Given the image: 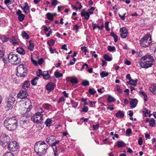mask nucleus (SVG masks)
I'll return each mask as SVG.
<instances>
[{"label":"nucleus","instance_id":"obj_58","mask_svg":"<svg viewBox=\"0 0 156 156\" xmlns=\"http://www.w3.org/2000/svg\"><path fill=\"white\" fill-rule=\"evenodd\" d=\"M71 102L73 106L74 107H76L78 105V103L75 102L74 101L71 100Z\"/></svg>","mask_w":156,"mask_h":156},{"label":"nucleus","instance_id":"obj_59","mask_svg":"<svg viewBox=\"0 0 156 156\" xmlns=\"http://www.w3.org/2000/svg\"><path fill=\"white\" fill-rule=\"evenodd\" d=\"M65 100V99L63 97L60 98L58 100V103H59L61 102H64Z\"/></svg>","mask_w":156,"mask_h":156},{"label":"nucleus","instance_id":"obj_54","mask_svg":"<svg viewBox=\"0 0 156 156\" xmlns=\"http://www.w3.org/2000/svg\"><path fill=\"white\" fill-rule=\"evenodd\" d=\"M95 9V8L94 7H91L90 9H89L88 10V12L90 14H93V11Z\"/></svg>","mask_w":156,"mask_h":156},{"label":"nucleus","instance_id":"obj_4","mask_svg":"<svg viewBox=\"0 0 156 156\" xmlns=\"http://www.w3.org/2000/svg\"><path fill=\"white\" fill-rule=\"evenodd\" d=\"M25 105L27 107H22L19 109V111L20 113L22 115H24L26 117H29L31 115V113L30 111L32 108L30 101L28 100L25 102Z\"/></svg>","mask_w":156,"mask_h":156},{"label":"nucleus","instance_id":"obj_20","mask_svg":"<svg viewBox=\"0 0 156 156\" xmlns=\"http://www.w3.org/2000/svg\"><path fill=\"white\" fill-rule=\"evenodd\" d=\"M42 76H43L44 79L46 80H49L50 77V76L48 71H43L42 73Z\"/></svg>","mask_w":156,"mask_h":156},{"label":"nucleus","instance_id":"obj_41","mask_svg":"<svg viewBox=\"0 0 156 156\" xmlns=\"http://www.w3.org/2000/svg\"><path fill=\"white\" fill-rule=\"evenodd\" d=\"M47 43L49 46L51 47L54 44L55 41L53 39H51L50 40H48V41Z\"/></svg>","mask_w":156,"mask_h":156},{"label":"nucleus","instance_id":"obj_18","mask_svg":"<svg viewBox=\"0 0 156 156\" xmlns=\"http://www.w3.org/2000/svg\"><path fill=\"white\" fill-rule=\"evenodd\" d=\"M138 100L136 99H132L130 101V107L132 108H135L137 103Z\"/></svg>","mask_w":156,"mask_h":156},{"label":"nucleus","instance_id":"obj_26","mask_svg":"<svg viewBox=\"0 0 156 156\" xmlns=\"http://www.w3.org/2000/svg\"><path fill=\"white\" fill-rule=\"evenodd\" d=\"M30 85V81H26L23 83L22 88L24 89H26L27 88H28L29 87Z\"/></svg>","mask_w":156,"mask_h":156},{"label":"nucleus","instance_id":"obj_8","mask_svg":"<svg viewBox=\"0 0 156 156\" xmlns=\"http://www.w3.org/2000/svg\"><path fill=\"white\" fill-rule=\"evenodd\" d=\"M10 141L9 137L3 134L0 136V144L3 147H5Z\"/></svg>","mask_w":156,"mask_h":156},{"label":"nucleus","instance_id":"obj_60","mask_svg":"<svg viewBox=\"0 0 156 156\" xmlns=\"http://www.w3.org/2000/svg\"><path fill=\"white\" fill-rule=\"evenodd\" d=\"M99 126V124H97L96 125H93L92 126V127L94 130H97Z\"/></svg>","mask_w":156,"mask_h":156},{"label":"nucleus","instance_id":"obj_9","mask_svg":"<svg viewBox=\"0 0 156 156\" xmlns=\"http://www.w3.org/2000/svg\"><path fill=\"white\" fill-rule=\"evenodd\" d=\"M43 115L40 112H37L36 114L33 115L31 117V120H33L35 123H40L43 120L42 118Z\"/></svg>","mask_w":156,"mask_h":156},{"label":"nucleus","instance_id":"obj_52","mask_svg":"<svg viewBox=\"0 0 156 156\" xmlns=\"http://www.w3.org/2000/svg\"><path fill=\"white\" fill-rule=\"evenodd\" d=\"M115 99L112 96H109L108 98V101L109 102H112L115 101Z\"/></svg>","mask_w":156,"mask_h":156},{"label":"nucleus","instance_id":"obj_22","mask_svg":"<svg viewBox=\"0 0 156 156\" xmlns=\"http://www.w3.org/2000/svg\"><path fill=\"white\" fill-rule=\"evenodd\" d=\"M150 91L154 94H156V84H153L150 87Z\"/></svg>","mask_w":156,"mask_h":156},{"label":"nucleus","instance_id":"obj_48","mask_svg":"<svg viewBox=\"0 0 156 156\" xmlns=\"http://www.w3.org/2000/svg\"><path fill=\"white\" fill-rule=\"evenodd\" d=\"M82 84L84 86H87L89 85V83L88 81L84 80L82 82Z\"/></svg>","mask_w":156,"mask_h":156},{"label":"nucleus","instance_id":"obj_39","mask_svg":"<svg viewBox=\"0 0 156 156\" xmlns=\"http://www.w3.org/2000/svg\"><path fill=\"white\" fill-rule=\"evenodd\" d=\"M111 36L113 37L114 39V41L115 42L118 41V37L114 32H112L111 33Z\"/></svg>","mask_w":156,"mask_h":156},{"label":"nucleus","instance_id":"obj_6","mask_svg":"<svg viewBox=\"0 0 156 156\" xmlns=\"http://www.w3.org/2000/svg\"><path fill=\"white\" fill-rule=\"evenodd\" d=\"M55 137V136H51L48 137L47 139V142L48 144H51L53 151L54 154L56 155L57 152V150L56 144L59 143L60 141L58 140H56Z\"/></svg>","mask_w":156,"mask_h":156},{"label":"nucleus","instance_id":"obj_50","mask_svg":"<svg viewBox=\"0 0 156 156\" xmlns=\"http://www.w3.org/2000/svg\"><path fill=\"white\" fill-rule=\"evenodd\" d=\"M109 23V22L108 21H107L105 23V27L106 29V30L107 31H109L110 30L109 28H108Z\"/></svg>","mask_w":156,"mask_h":156},{"label":"nucleus","instance_id":"obj_14","mask_svg":"<svg viewBox=\"0 0 156 156\" xmlns=\"http://www.w3.org/2000/svg\"><path fill=\"white\" fill-rule=\"evenodd\" d=\"M120 36L122 38H125L127 36L128 31L125 28H121L120 30Z\"/></svg>","mask_w":156,"mask_h":156},{"label":"nucleus","instance_id":"obj_15","mask_svg":"<svg viewBox=\"0 0 156 156\" xmlns=\"http://www.w3.org/2000/svg\"><path fill=\"white\" fill-rule=\"evenodd\" d=\"M25 6L24 7H23L21 6V8L22 9L24 12L26 14H27L30 12V9L28 3L27 2H25Z\"/></svg>","mask_w":156,"mask_h":156},{"label":"nucleus","instance_id":"obj_62","mask_svg":"<svg viewBox=\"0 0 156 156\" xmlns=\"http://www.w3.org/2000/svg\"><path fill=\"white\" fill-rule=\"evenodd\" d=\"M92 24L93 30H95L97 28L99 29V26L97 24L93 23Z\"/></svg>","mask_w":156,"mask_h":156},{"label":"nucleus","instance_id":"obj_23","mask_svg":"<svg viewBox=\"0 0 156 156\" xmlns=\"http://www.w3.org/2000/svg\"><path fill=\"white\" fill-rule=\"evenodd\" d=\"M16 50L21 55H24L25 54V51L22 47H19L17 48Z\"/></svg>","mask_w":156,"mask_h":156},{"label":"nucleus","instance_id":"obj_64","mask_svg":"<svg viewBox=\"0 0 156 156\" xmlns=\"http://www.w3.org/2000/svg\"><path fill=\"white\" fill-rule=\"evenodd\" d=\"M57 0H53L51 2V4L52 5L55 6L57 4Z\"/></svg>","mask_w":156,"mask_h":156},{"label":"nucleus","instance_id":"obj_33","mask_svg":"<svg viewBox=\"0 0 156 156\" xmlns=\"http://www.w3.org/2000/svg\"><path fill=\"white\" fill-rule=\"evenodd\" d=\"M70 81L71 83L73 84H76L78 82L77 79L75 77L72 78Z\"/></svg>","mask_w":156,"mask_h":156},{"label":"nucleus","instance_id":"obj_34","mask_svg":"<svg viewBox=\"0 0 156 156\" xmlns=\"http://www.w3.org/2000/svg\"><path fill=\"white\" fill-rule=\"evenodd\" d=\"M143 112L145 115V116H147L150 113V111L146 108H145L143 109Z\"/></svg>","mask_w":156,"mask_h":156},{"label":"nucleus","instance_id":"obj_29","mask_svg":"<svg viewBox=\"0 0 156 156\" xmlns=\"http://www.w3.org/2000/svg\"><path fill=\"white\" fill-rule=\"evenodd\" d=\"M117 143V146L119 147H122L125 145V144L122 141H118Z\"/></svg>","mask_w":156,"mask_h":156},{"label":"nucleus","instance_id":"obj_51","mask_svg":"<svg viewBox=\"0 0 156 156\" xmlns=\"http://www.w3.org/2000/svg\"><path fill=\"white\" fill-rule=\"evenodd\" d=\"M77 8L78 9H80L82 8V6L81 5L80 3L78 2H76V5Z\"/></svg>","mask_w":156,"mask_h":156},{"label":"nucleus","instance_id":"obj_2","mask_svg":"<svg viewBox=\"0 0 156 156\" xmlns=\"http://www.w3.org/2000/svg\"><path fill=\"white\" fill-rule=\"evenodd\" d=\"M48 145L44 141L38 142L35 145L34 150L37 155H44L46 153Z\"/></svg>","mask_w":156,"mask_h":156},{"label":"nucleus","instance_id":"obj_56","mask_svg":"<svg viewBox=\"0 0 156 156\" xmlns=\"http://www.w3.org/2000/svg\"><path fill=\"white\" fill-rule=\"evenodd\" d=\"M116 90L118 91V92L119 94L122 93V89H121L119 86L118 85H116Z\"/></svg>","mask_w":156,"mask_h":156},{"label":"nucleus","instance_id":"obj_43","mask_svg":"<svg viewBox=\"0 0 156 156\" xmlns=\"http://www.w3.org/2000/svg\"><path fill=\"white\" fill-rule=\"evenodd\" d=\"M0 39L3 42H4L7 41L9 40V38L8 37H6L5 36H2L0 37Z\"/></svg>","mask_w":156,"mask_h":156},{"label":"nucleus","instance_id":"obj_13","mask_svg":"<svg viewBox=\"0 0 156 156\" xmlns=\"http://www.w3.org/2000/svg\"><path fill=\"white\" fill-rule=\"evenodd\" d=\"M16 14L18 16L19 20L21 22L23 21L24 19L25 16L24 14L22 13V11L18 9L16 12Z\"/></svg>","mask_w":156,"mask_h":156},{"label":"nucleus","instance_id":"obj_17","mask_svg":"<svg viewBox=\"0 0 156 156\" xmlns=\"http://www.w3.org/2000/svg\"><path fill=\"white\" fill-rule=\"evenodd\" d=\"M25 67L23 65H20L17 67V73H23L25 72Z\"/></svg>","mask_w":156,"mask_h":156},{"label":"nucleus","instance_id":"obj_38","mask_svg":"<svg viewBox=\"0 0 156 156\" xmlns=\"http://www.w3.org/2000/svg\"><path fill=\"white\" fill-rule=\"evenodd\" d=\"M54 75L55 77L57 78H58L63 76V74L58 72H55L54 73Z\"/></svg>","mask_w":156,"mask_h":156},{"label":"nucleus","instance_id":"obj_3","mask_svg":"<svg viewBox=\"0 0 156 156\" xmlns=\"http://www.w3.org/2000/svg\"><path fill=\"white\" fill-rule=\"evenodd\" d=\"M17 121L15 117L7 118L4 122L5 126L10 131H13L17 128Z\"/></svg>","mask_w":156,"mask_h":156},{"label":"nucleus","instance_id":"obj_25","mask_svg":"<svg viewBox=\"0 0 156 156\" xmlns=\"http://www.w3.org/2000/svg\"><path fill=\"white\" fill-rule=\"evenodd\" d=\"M28 48L30 51H32L33 50L34 45V44L32 42V41L30 40L29 42V44L27 46Z\"/></svg>","mask_w":156,"mask_h":156},{"label":"nucleus","instance_id":"obj_61","mask_svg":"<svg viewBox=\"0 0 156 156\" xmlns=\"http://www.w3.org/2000/svg\"><path fill=\"white\" fill-rule=\"evenodd\" d=\"M131 132L132 130L131 129H130V128H128L126 130V133L127 135H129L131 133Z\"/></svg>","mask_w":156,"mask_h":156},{"label":"nucleus","instance_id":"obj_45","mask_svg":"<svg viewBox=\"0 0 156 156\" xmlns=\"http://www.w3.org/2000/svg\"><path fill=\"white\" fill-rule=\"evenodd\" d=\"M115 49V47L114 46H108V50L110 51H112Z\"/></svg>","mask_w":156,"mask_h":156},{"label":"nucleus","instance_id":"obj_44","mask_svg":"<svg viewBox=\"0 0 156 156\" xmlns=\"http://www.w3.org/2000/svg\"><path fill=\"white\" fill-rule=\"evenodd\" d=\"M89 93L91 95L94 94L96 92V91L94 88H90L88 90Z\"/></svg>","mask_w":156,"mask_h":156},{"label":"nucleus","instance_id":"obj_16","mask_svg":"<svg viewBox=\"0 0 156 156\" xmlns=\"http://www.w3.org/2000/svg\"><path fill=\"white\" fill-rule=\"evenodd\" d=\"M89 14L88 12L85 11V9H83L81 12V16H84V18L87 20H88L90 17Z\"/></svg>","mask_w":156,"mask_h":156},{"label":"nucleus","instance_id":"obj_24","mask_svg":"<svg viewBox=\"0 0 156 156\" xmlns=\"http://www.w3.org/2000/svg\"><path fill=\"white\" fill-rule=\"evenodd\" d=\"M138 80L137 79L135 80H131L129 81H127V83L133 86H136L137 84Z\"/></svg>","mask_w":156,"mask_h":156},{"label":"nucleus","instance_id":"obj_35","mask_svg":"<svg viewBox=\"0 0 156 156\" xmlns=\"http://www.w3.org/2000/svg\"><path fill=\"white\" fill-rule=\"evenodd\" d=\"M21 35L23 38L26 39L29 38V35L24 31H22Z\"/></svg>","mask_w":156,"mask_h":156},{"label":"nucleus","instance_id":"obj_53","mask_svg":"<svg viewBox=\"0 0 156 156\" xmlns=\"http://www.w3.org/2000/svg\"><path fill=\"white\" fill-rule=\"evenodd\" d=\"M0 57L1 58H0V61L2 60V61H3L5 63L7 64V60L6 58H4L3 57V56Z\"/></svg>","mask_w":156,"mask_h":156},{"label":"nucleus","instance_id":"obj_36","mask_svg":"<svg viewBox=\"0 0 156 156\" xmlns=\"http://www.w3.org/2000/svg\"><path fill=\"white\" fill-rule=\"evenodd\" d=\"M104 58L105 60L108 61H110L112 60V58L110 57L108 55L106 54L104 55Z\"/></svg>","mask_w":156,"mask_h":156},{"label":"nucleus","instance_id":"obj_5","mask_svg":"<svg viewBox=\"0 0 156 156\" xmlns=\"http://www.w3.org/2000/svg\"><path fill=\"white\" fill-rule=\"evenodd\" d=\"M9 62L14 65H17L20 63V58L18 55L13 52L10 53L8 56Z\"/></svg>","mask_w":156,"mask_h":156},{"label":"nucleus","instance_id":"obj_11","mask_svg":"<svg viewBox=\"0 0 156 156\" xmlns=\"http://www.w3.org/2000/svg\"><path fill=\"white\" fill-rule=\"evenodd\" d=\"M8 145V149L12 151H16L18 149V146L16 141L11 142Z\"/></svg>","mask_w":156,"mask_h":156},{"label":"nucleus","instance_id":"obj_49","mask_svg":"<svg viewBox=\"0 0 156 156\" xmlns=\"http://www.w3.org/2000/svg\"><path fill=\"white\" fill-rule=\"evenodd\" d=\"M57 151H59L60 152H62L64 151V148L62 146L59 145L58 147H57Z\"/></svg>","mask_w":156,"mask_h":156},{"label":"nucleus","instance_id":"obj_37","mask_svg":"<svg viewBox=\"0 0 156 156\" xmlns=\"http://www.w3.org/2000/svg\"><path fill=\"white\" fill-rule=\"evenodd\" d=\"M155 120L153 118L150 119L149 121V125L153 127L155 124Z\"/></svg>","mask_w":156,"mask_h":156},{"label":"nucleus","instance_id":"obj_21","mask_svg":"<svg viewBox=\"0 0 156 156\" xmlns=\"http://www.w3.org/2000/svg\"><path fill=\"white\" fill-rule=\"evenodd\" d=\"M46 89L48 90H51L54 89V84L53 83L51 82L48 83L46 86Z\"/></svg>","mask_w":156,"mask_h":156},{"label":"nucleus","instance_id":"obj_63","mask_svg":"<svg viewBox=\"0 0 156 156\" xmlns=\"http://www.w3.org/2000/svg\"><path fill=\"white\" fill-rule=\"evenodd\" d=\"M88 109L87 107L84 106L82 108V111L83 112H86L88 111Z\"/></svg>","mask_w":156,"mask_h":156},{"label":"nucleus","instance_id":"obj_19","mask_svg":"<svg viewBox=\"0 0 156 156\" xmlns=\"http://www.w3.org/2000/svg\"><path fill=\"white\" fill-rule=\"evenodd\" d=\"M9 40L11 43L14 46H15L18 44L17 38L15 37H11Z\"/></svg>","mask_w":156,"mask_h":156},{"label":"nucleus","instance_id":"obj_27","mask_svg":"<svg viewBox=\"0 0 156 156\" xmlns=\"http://www.w3.org/2000/svg\"><path fill=\"white\" fill-rule=\"evenodd\" d=\"M115 116L117 117L122 118L124 116V113L121 111H119L115 114Z\"/></svg>","mask_w":156,"mask_h":156},{"label":"nucleus","instance_id":"obj_55","mask_svg":"<svg viewBox=\"0 0 156 156\" xmlns=\"http://www.w3.org/2000/svg\"><path fill=\"white\" fill-rule=\"evenodd\" d=\"M3 156H15L12 153L8 152L5 153Z\"/></svg>","mask_w":156,"mask_h":156},{"label":"nucleus","instance_id":"obj_46","mask_svg":"<svg viewBox=\"0 0 156 156\" xmlns=\"http://www.w3.org/2000/svg\"><path fill=\"white\" fill-rule=\"evenodd\" d=\"M42 73L41 69H39L36 71V73L38 76L40 77L42 75Z\"/></svg>","mask_w":156,"mask_h":156},{"label":"nucleus","instance_id":"obj_7","mask_svg":"<svg viewBox=\"0 0 156 156\" xmlns=\"http://www.w3.org/2000/svg\"><path fill=\"white\" fill-rule=\"evenodd\" d=\"M140 45L142 47H147L149 46L151 43V38L150 34L144 36L140 41Z\"/></svg>","mask_w":156,"mask_h":156},{"label":"nucleus","instance_id":"obj_28","mask_svg":"<svg viewBox=\"0 0 156 156\" xmlns=\"http://www.w3.org/2000/svg\"><path fill=\"white\" fill-rule=\"evenodd\" d=\"M108 74V73L105 71H102L100 73V75L102 78H104L107 76Z\"/></svg>","mask_w":156,"mask_h":156},{"label":"nucleus","instance_id":"obj_32","mask_svg":"<svg viewBox=\"0 0 156 156\" xmlns=\"http://www.w3.org/2000/svg\"><path fill=\"white\" fill-rule=\"evenodd\" d=\"M39 78L38 77H36L34 79H32L31 81V83L33 85H35L37 83V81Z\"/></svg>","mask_w":156,"mask_h":156},{"label":"nucleus","instance_id":"obj_10","mask_svg":"<svg viewBox=\"0 0 156 156\" xmlns=\"http://www.w3.org/2000/svg\"><path fill=\"white\" fill-rule=\"evenodd\" d=\"M15 95L9 96L7 101V106L10 109L12 107V105L16 101Z\"/></svg>","mask_w":156,"mask_h":156},{"label":"nucleus","instance_id":"obj_12","mask_svg":"<svg viewBox=\"0 0 156 156\" xmlns=\"http://www.w3.org/2000/svg\"><path fill=\"white\" fill-rule=\"evenodd\" d=\"M28 94L26 90H21L18 94L17 96L20 99H23L27 98Z\"/></svg>","mask_w":156,"mask_h":156},{"label":"nucleus","instance_id":"obj_47","mask_svg":"<svg viewBox=\"0 0 156 156\" xmlns=\"http://www.w3.org/2000/svg\"><path fill=\"white\" fill-rule=\"evenodd\" d=\"M4 52L3 51V49L2 46L0 45V57H2L4 55Z\"/></svg>","mask_w":156,"mask_h":156},{"label":"nucleus","instance_id":"obj_31","mask_svg":"<svg viewBox=\"0 0 156 156\" xmlns=\"http://www.w3.org/2000/svg\"><path fill=\"white\" fill-rule=\"evenodd\" d=\"M52 123V120L51 119H47L45 122V124L47 126H49Z\"/></svg>","mask_w":156,"mask_h":156},{"label":"nucleus","instance_id":"obj_40","mask_svg":"<svg viewBox=\"0 0 156 156\" xmlns=\"http://www.w3.org/2000/svg\"><path fill=\"white\" fill-rule=\"evenodd\" d=\"M46 15L48 19L50 20H53V17L52 14L48 12L47 13Z\"/></svg>","mask_w":156,"mask_h":156},{"label":"nucleus","instance_id":"obj_1","mask_svg":"<svg viewBox=\"0 0 156 156\" xmlns=\"http://www.w3.org/2000/svg\"><path fill=\"white\" fill-rule=\"evenodd\" d=\"M154 61L152 56L150 55H145L139 60V63L141 68H147L152 66Z\"/></svg>","mask_w":156,"mask_h":156},{"label":"nucleus","instance_id":"obj_57","mask_svg":"<svg viewBox=\"0 0 156 156\" xmlns=\"http://www.w3.org/2000/svg\"><path fill=\"white\" fill-rule=\"evenodd\" d=\"M44 107L47 109H48L51 106V105L48 104H45L43 105Z\"/></svg>","mask_w":156,"mask_h":156},{"label":"nucleus","instance_id":"obj_30","mask_svg":"<svg viewBox=\"0 0 156 156\" xmlns=\"http://www.w3.org/2000/svg\"><path fill=\"white\" fill-rule=\"evenodd\" d=\"M140 94L143 96L144 97V100L146 101L147 100V94L145 93L143 91H139Z\"/></svg>","mask_w":156,"mask_h":156},{"label":"nucleus","instance_id":"obj_42","mask_svg":"<svg viewBox=\"0 0 156 156\" xmlns=\"http://www.w3.org/2000/svg\"><path fill=\"white\" fill-rule=\"evenodd\" d=\"M27 73L26 72L21 73H16V75L19 77H24L27 75Z\"/></svg>","mask_w":156,"mask_h":156}]
</instances>
